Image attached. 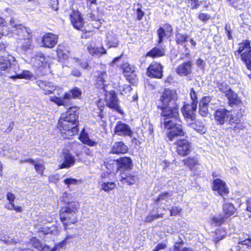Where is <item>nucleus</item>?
<instances>
[{"label": "nucleus", "mask_w": 251, "mask_h": 251, "mask_svg": "<svg viewBox=\"0 0 251 251\" xmlns=\"http://www.w3.org/2000/svg\"><path fill=\"white\" fill-rule=\"evenodd\" d=\"M78 125V113L76 108L72 107L61 115L58 122V127L62 136L69 139L77 133Z\"/></svg>", "instance_id": "nucleus-1"}, {"label": "nucleus", "mask_w": 251, "mask_h": 251, "mask_svg": "<svg viewBox=\"0 0 251 251\" xmlns=\"http://www.w3.org/2000/svg\"><path fill=\"white\" fill-rule=\"evenodd\" d=\"M158 108L161 110L162 117H179L177 95L176 90L165 89L159 98Z\"/></svg>", "instance_id": "nucleus-2"}, {"label": "nucleus", "mask_w": 251, "mask_h": 251, "mask_svg": "<svg viewBox=\"0 0 251 251\" xmlns=\"http://www.w3.org/2000/svg\"><path fill=\"white\" fill-rule=\"evenodd\" d=\"M68 205L62 207L60 210V219L67 229L68 226L74 225L77 222V212L79 203L77 202H70L64 200Z\"/></svg>", "instance_id": "nucleus-3"}, {"label": "nucleus", "mask_w": 251, "mask_h": 251, "mask_svg": "<svg viewBox=\"0 0 251 251\" xmlns=\"http://www.w3.org/2000/svg\"><path fill=\"white\" fill-rule=\"evenodd\" d=\"M235 55L240 56L248 68L251 70V47L249 41L246 40L239 44L238 50L235 52Z\"/></svg>", "instance_id": "nucleus-4"}, {"label": "nucleus", "mask_w": 251, "mask_h": 251, "mask_svg": "<svg viewBox=\"0 0 251 251\" xmlns=\"http://www.w3.org/2000/svg\"><path fill=\"white\" fill-rule=\"evenodd\" d=\"M81 96V91L77 88L75 87L70 92L66 93L64 96L62 97L53 96L50 97V100L51 101L54 102L57 105H65L68 100L72 98L79 99Z\"/></svg>", "instance_id": "nucleus-5"}, {"label": "nucleus", "mask_w": 251, "mask_h": 251, "mask_svg": "<svg viewBox=\"0 0 251 251\" xmlns=\"http://www.w3.org/2000/svg\"><path fill=\"white\" fill-rule=\"evenodd\" d=\"M9 24L12 27V31L19 35L21 40L31 37L30 29L21 24H18L15 19L12 18L10 20Z\"/></svg>", "instance_id": "nucleus-6"}, {"label": "nucleus", "mask_w": 251, "mask_h": 251, "mask_svg": "<svg viewBox=\"0 0 251 251\" xmlns=\"http://www.w3.org/2000/svg\"><path fill=\"white\" fill-rule=\"evenodd\" d=\"M17 62L12 56H8L7 58L0 57V74L6 75L10 78L11 70Z\"/></svg>", "instance_id": "nucleus-7"}, {"label": "nucleus", "mask_w": 251, "mask_h": 251, "mask_svg": "<svg viewBox=\"0 0 251 251\" xmlns=\"http://www.w3.org/2000/svg\"><path fill=\"white\" fill-rule=\"evenodd\" d=\"M197 108L196 102L191 103V104H186L183 105L181 109V112L187 124L196 120L195 112Z\"/></svg>", "instance_id": "nucleus-8"}, {"label": "nucleus", "mask_w": 251, "mask_h": 251, "mask_svg": "<svg viewBox=\"0 0 251 251\" xmlns=\"http://www.w3.org/2000/svg\"><path fill=\"white\" fill-rule=\"evenodd\" d=\"M47 213H46L45 215L40 214L39 215H37L36 217L34 219V221H36L37 224L36 226L37 227L40 229V231L43 232L45 234H47L50 233H52V230L48 227H43L42 226V224H45L47 223L50 222L51 219L50 217H49L48 215H47Z\"/></svg>", "instance_id": "nucleus-9"}, {"label": "nucleus", "mask_w": 251, "mask_h": 251, "mask_svg": "<svg viewBox=\"0 0 251 251\" xmlns=\"http://www.w3.org/2000/svg\"><path fill=\"white\" fill-rule=\"evenodd\" d=\"M11 70V78L28 79L32 77V74L29 71H22L17 62Z\"/></svg>", "instance_id": "nucleus-10"}, {"label": "nucleus", "mask_w": 251, "mask_h": 251, "mask_svg": "<svg viewBox=\"0 0 251 251\" xmlns=\"http://www.w3.org/2000/svg\"><path fill=\"white\" fill-rule=\"evenodd\" d=\"M114 132L115 134L121 136L131 137L133 134L129 126L122 121H118L116 123Z\"/></svg>", "instance_id": "nucleus-11"}, {"label": "nucleus", "mask_w": 251, "mask_h": 251, "mask_svg": "<svg viewBox=\"0 0 251 251\" xmlns=\"http://www.w3.org/2000/svg\"><path fill=\"white\" fill-rule=\"evenodd\" d=\"M177 153L182 156L189 154L191 151L190 143L186 139H181L176 143Z\"/></svg>", "instance_id": "nucleus-12"}, {"label": "nucleus", "mask_w": 251, "mask_h": 251, "mask_svg": "<svg viewBox=\"0 0 251 251\" xmlns=\"http://www.w3.org/2000/svg\"><path fill=\"white\" fill-rule=\"evenodd\" d=\"M36 84L40 87L44 95L53 94L56 89V86L53 82L47 80L38 79L36 81Z\"/></svg>", "instance_id": "nucleus-13"}, {"label": "nucleus", "mask_w": 251, "mask_h": 251, "mask_svg": "<svg viewBox=\"0 0 251 251\" xmlns=\"http://www.w3.org/2000/svg\"><path fill=\"white\" fill-rule=\"evenodd\" d=\"M147 73L149 76L160 78L163 75V67L160 63H152L148 68Z\"/></svg>", "instance_id": "nucleus-14"}, {"label": "nucleus", "mask_w": 251, "mask_h": 251, "mask_svg": "<svg viewBox=\"0 0 251 251\" xmlns=\"http://www.w3.org/2000/svg\"><path fill=\"white\" fill-rule=\"evenodd\" d=\"M110 164L114 165L115 169L118 170L130 169L132 166V160L128 157H121L116 161H113L112 163Z\"/></svg>", "instance_id": "nucleus-15"}, {"label": "nucleus", "mask_w": 251, "mask_h": 251, "mask_svg": "<svg viewBox=\"0 0 251 251\" xmlns=\"http://www.w3.org/2000/svg\"><path fill=\"white\" fill-rule=\"evenodd\" d=\"M58 37L52 33H46L42 37L41 43L45 48H52L57 44Z\"/></svg>", "instance_id": "nucleus-16"}, {"label": "nucleus", "mask_w": 251, "mask_h": 251, "mask_svg": "<svg viewBox=\"0 0 251 251\" xmlns=\"http://www.w3.org/2000/svg\"><path fill=\"white\" fill-rule=\"evenodd\" d=\"M105 95L107 105L111 108L118 110L119 109L118 100L115 92L113 90L109 92L106 91Z\"/></svg>", "instance_id": "nucleus-17"}, {"label": "nucleus", "mask_w": 251, "mask_h": 251, "mask_svg": "<svg viewBox=\"0 0 251 251\" xmlns=\"http://www.w3.org/2000/svg\"><path fill=\"white\" fill-rule=\"evenodd\" d=\"M70 20L74 28L81 30L83 27L84 22L81 14L77 11H73L70 14Z\"/></svg>", "instance_id": "nucleus-18"}, {"label": "nucleus", "mask_w": 251, "mask_h": 251, "mask_svg": "<svg viewBox=\"0 0 251 251\" xmlns=\"http://www.w3.org/2000/svg\"><path fill=\"white\" fill-rule=\"evenodd\" d=\"M137 178L135 173L125 171L121 173L119 180L123 184L131 185L135 183Z\"/></svg>", "instance_id": "nucleus-19"}, {"label": "nucleus", "mask_w": 251, "mask_h": 251, "mask_svg": "<svg viewBox=\"0 0 251 251\" xmlns=\"http://www.w3.org/2000/svg\"><path fill=\"white\" fill-rule=\"evenodd\" d=\"M213 190L223 196L228 193V188L226 183L220 178H217L213 181Z\"/></svg>", "instance_id": "nucleus-20"}, {"label": "nucleus", "mask_w": 251, "mask_h": 251, "mask_svg": "<svg viewBox=\"0 0 251 251\" xmlns=\"http://www.w3.org/2000/svg\"><path fill=\"white\" fill-rule=\"evenodd\" d=\"M212 99L210 97H203L200 102L199 113L202 117H206L208 113V107L213 104Z\"/></svg>", "instance_id": "nucleus-21"}, {"label": "nucleus", "mask_w": 251, "mask_h": 251, "mask_svg": "<svg viewBox=\"0 0 251 251\" xmlns=\"http://www.w3.org/2000/svg\"><path fill=\"white\" fill-rule=\"evenodd\" d=\"M229 116V111L225 108L217 110L214 114L216 121L220 125H223L227 121Z\"/></svg>", "instance_id": "nucleus-22"}, {"label": "nucleus", "mask_w": 251, "mask_h": 251, "mask_svg": "<svg viewBox=\"0 0 251 251\" xmlns=\"http://www.w3.org/2000/svg\"><path fill=\"white\" fill-rule=\"evenodd\" d=\"M185 133L182 125L177 124L167 132V136L169 140L172 141L175 137L184 136Z\"/></svg>", "instance_id": "nucleus-23"}, {"label": "nucleus", "mask_w": 251, "mask_h": 251, "mask_svg": "<svg viewBox=\"0 0 251 251\" xmlns=\"http://www.w3.org/2000/svg\"><path fill=\"white\" fill-rule=\"evenodd\" d=\"M192 64L191 61L179 65L176 69V73L180 76H186L191 72Z\"/></svg>", "instance_id": "nucleus-24"}, {"label": "nucleus", "mask_w": 251, "mask_h": 251, "mask_svg": "<svg viewBox=\"0 0 251 251\" xmlns=\"http://www.w3.org/2000/svg\"><path fill=\"white\" fill-rule=\"evenodd\" d=\"M128 151V147L122 141L116 142L112 145L110 152L113 154H124Z\"/></svg>", "instance_id": "nucleus-25"}, {"label": "nucleus", "mask_w": 251, "mask_h": 251, "mask_svg": "<svg viewBox=\"0 0 251 251\" xmlns=\"http://www.w3.org/2000/svg\"><path fill=\"white\" fill-rule=\"evenodd\" d=\"M32 246L39 251H56L57 250V246H55L50 249V247L44 243H42L40 240L36 238L31 240Z\"/></svg>", "instance_id": "nucleus-26"}, {"label": "nucleus", "mask_w": 251, "mask_h": 251, "mask_svg": "<svg viewBox=\"0 0 251 251\" xmlns=\"http://www.w3.org/2000/svg\"><path fill=\"white\" fill-rule=\"evenodd\" d=\"M236 209L233 205L228 202L224 199V204L223 206V212L224 214L225 217L226 219L235 214Z\"/></svg>", "instance_id": "nucleus-27"}, {"label": "nucleus", "mask_w": 251, "mask_h": 251, "mask_svg": "<svg viewBox=\"0 0 251 251\" xmlns=\"http://www.w3.org/2000/svg\"><path fill=\"white\" fill-rule=\"evenodd\" d=\"M32 62L34 65L39 68L47 63V60L45 55L41 52H37L34 55V58L32 59Z\"/></svg>", "instance_id": "nucleus-28"}, {"label": "nucleus", "mask_w": 251, "mask_h": 251, "mask_svg": "<svg viewBox=\"0 0 251 251\" xmlns=\"http://www.w3.org/2000/svg\"><path fill=\"white\" fill-rule=\"evenodd\" d=\"M122 68L123 70L124 75L130 79L133 78L136 76L134 67L131 66L127 63H125L122 65Z\"/></svg>", "instance_id": "nucleus-29"}, {"label": "nucleus", "mask_w": 251, "mask_h": 251, "mask_svg": "<svg viewBox=\"0 0 251 251\" xmlns=\"http://www.w3.org/2000/svg\"><path fill=\"white\" fill-rule=\"evenodd\" d=\"M187 125L200 134H203L206 132V128L203 124L201 122L196 121L195 120L193 122L188 123Z\"/></svg>", "instance_id": "nucleus-30"}, {"label": "nucleus", "mask_w": 251, "mask_h": 251, "mask_svg": "<svg viewBox=\"0 0 251 251\" xmlns=\"http://www.w3.org/2000/svg\"><path fill=\"white\" fill-rule=\"evenodd\" d=\"M75 157L71 153H67L64 156V162L59 165V168H69L73 166L75 164Z\"/></svg>", "instance_id": "nucleus-31"}, {"label": "nucleus", "mask_w": 251, "mask_h": 251, "mask_svg": "<svg viewBox=\"0 0 251 251\" xmlns=\"http://www.w3.org/2000/svg\"><path fill=\"white\" fill-rule=\"evenodd\" d=\"M163 119H161V124L165 129L167 130H171L173 127H174L176 125H177V124L174 123V122L170 120L171 118H175L177 119V117H162Z\"/></svg>", "instance_id": "nucleus-32"}, {"label": "nucleus", "mask_w": 251, "mask_h": 251, "mask_svg": "<svg viewBox=\"0 0 251 251\" xmlns=\"http://www.w3.org/2000/svg\"><path fill=\"white\" fill-rule=\"evenodd\" d=\"M89 53L93 56H100L102 54H106V51L103 47L101 48H95L90 45L87 47Z\"/></svg>", "instance_id": "nucleus-33"}, {"label": "nucleus", "mask_w": 251, "mask_h": 251, "mask_svg": "<svg viewBox=\"0 0 251 251\" xmlns=\"http://www.w3.org/2000/svg\"><path fill=\"white\" fill-rule=\"evenodd\" d=\"M164 49H159L157 47H154L147 53V55L154 58L162 56L164 55Z\"/></svg>", "instance_id": "nucleus-34"}, {"label": "nucleus", "mask_w": 251, "mask_h": 251, "mask_svg": "<svg viewBox=\"0 0 251 251\" xmlns=\"http://www.w3.org/2000/svg\"><path fill=\"white\" fill-rule=\"evenodd\" d=\"M174 193H168L164 192L162 193L161 195L159 196L157 198V202H163V201H165L166 202H170L174 201L173 199L172 198L174 195Z\"/></svg>", "instance_id": "nucleus-35"}, {"label": "nucleus", "mask_w": 251, "mask_h": 251, "mask_svg": "<svg viewBox=\"0 0 251 251\" xmlns=\"http://www.w3.org/2000/svg\"><path fill=\"white\" fill-rule=\"evenodd\" d=\"M79 140L84 144L90 147H93L97 144L95 141L91 140L88 134L84 132H82L79 136Z\"/></svg>", "instance_id": "nucleus-36"}, {"label": "nucleus", "mask_w": 251, "mask_h": 251, "mask_svg": "<svg viewBox=\"0 0 251 251\" xmlns=\"http://www.w3.org/2000/svg\"><path fill=\"white\" fill-rule=\"evenodd\" d=\"M107 77V74L105 72H99L98 73L97 78V84L99 86H101L104 90H105V85L104 82L105 79Z\"/></svg>", "instance_id": "nucleus-37"}, {"label": "nucleus", "mask_w": 251, "mask_h": 251, "mask_svg": "<svg viewBox=\"0 0 251 251\" xmlns=\"http://www.w3.org/2000/svg\"><path fill=\"white\" fill-rule=\"evenodd\" d=\"M225 216L223 217L221 215L213 216L211 218L210 222L211 225L215 226H220L225 222Z\"/></svg>", "instance_id": "nucleus-38"}, {"label": "nucleus", "mask_w": 251, "mask_h": 251, "mask_svg": "<svg viewBox=\"0 0 251 251\" xmlns=\"http://www.w3.org/2000/svg\"><path fill=\"white\" fill-rule=\"evenodd\" d=\"M226 95L231 103H236L237 102V95L230 89L226 92Z\"/></svg>", "instance_id": "nucleus-39"}, {"label": "nucleus", "mask_w": 251, "mask_h": 251, "mask_svg": "<svg viewBox=\"0 0 251 251\" xmlns=\"http://www.w3.org/2000/svg\"><path fill=\"white\" fill-rule=\"evenodd\" d=\"M233 127H230L228 129L230 130V132L232 133V136L234 137L237 135L239 133L240 130L244 128V126L240 122L238 124L233 125Z\"/></svg>", "instance_id": "nucleus-40"}, {"label": "nucleus", "mask_w": 251, "mask_h": 251, "mask_svg": "<svg viewBox=\"0 0 251 251\" xmlns=\"http://www.w3.org/2000/svg\"><path fill=\"white\" fill-rule=\"evenodd\" d=\"M216 237L214 240L215 243H217L222 239L226 235L225 230L223 228L218 229L215 232Z\"/></svg>", "instance_id": "nucleus-41"}, {"label": "nucleus", "mask_w": 251, "mask_h": 251, "mask_svg": "<svg viewBox=\"0 0 251 251\" xmlns=\"http://www.w3.org/2000/svg\"><path fill=\"white\" fill-rule=\"evenodd\" d=\"M188 36L186 34L183 35L178 33L176 35V41L178 44H182L187 41Z\"/></svg>", "instance_id": "nucleus-42"}, {"label": "nucleus", "mask_w": 251, "mask_h": 251, "mask_svg": "<svg viewBox=\"0 0 251 251\" xmlns=\"http://www.w3.org/2000/svg\"><path fill=\"white\" fill-rule=\"evenodd\" d=\"M184 162L185 164L189 166L190 167H191L198 164L199 160L196 157H189L187 159L184 160Z\"/></svg>", "instance_id": "nucleus-43"}, {"label": "nucleus", "mask_w": 251, "mask_h": 251, "mask_svg": "<svg viewBox=\"0 0 251 251\" xmlns=\"http://www.w3.org/2000/svg\"><path fill=\"white\" fill-rule=\"evenodd\" d=\"M158 36V44H160L163 42V38L167 36V33L165 31V29L163 27H160L157 31Z\"/></svg>", "instance_id": "nucleus-44"}, {"label": "nucleus", "mask_w": 251, "mask_h": 251, "mask_svg": "<svg viewBox=\"0 0 251 251\" xmlns=\"http://www.w3.org/2000/svg\"><path fill=\"white\" fill-rule=\"evenodd\" d=\"M116 186V184L114 182H108L106 183H103L101 184V188L105 192H109L113 189Z\"/></svg>", "instance_id": "nucleus-45"}, {"label": "nucleus", "mask_w": 251, "mask_h": 251, "mask_svg": "<svg viewBox=\"0 0 251 251\" xmlns=\"http://www.w3.org/2000/svg\"><path fill=\"white\" fill-rule=\"evenodd\" d=\"M30 38H25L23 39L24 42L22 43L21 48L24 50H27L29 49L31 46L32 42Z\"/></svg>", "instance_id": "nucleus-46"}, {"label": "nucleus", "mask_w": 251, "mask_h": 251, "mask_svg": "<svg viewBox=\"0 0 251 251\" xmlns=\"http://www.w3.org/2000/svg\"><path fill=\"white\" fill-rule=\"evenodd\" d=\"M75 237V236L74 235H66V236L64 240H63L60 243H59L57 244H56L55 245V246H56V247L57 246V249L58 248H62L66 245L67 242L68 240H69L70 239H73Z\"/></svg>", "instance_id": "nucleus-47"}, {"label": "nucleus", "mask_w": 251, "mask_h": 251, "mask_svg": "<svg viewBox=\"0 0 251 251\" xmlns=\"http://www.w3.org/2000/svg\"><path fill=\"white\" fill-rule=\"evenodd\" d=\"M131 89L130 86L128 85H124L119 87V90L122 95L127 94L131 91Z\"/></svg>", "instance_id": "nucleus-48"}, {"label": "nucleus", "mask_w": 251, "mask_h": 251, "mask_svg": "<svg viewBox=\"0 0 251 251\" xmlns=\"http://www.w3.org/2000/svg\"><path fill=\"white\" fill-rule=\"evenodd\" d=\"M228 118V124L230 126H233V125L238 124V123L240 122V119L236 116L230 115L229 114Z\"/></svg>", "instance_id": "nucleus-49"}, {"label": "nucleus", "mask_w": 251, "mask_h": 251, "mask_svg": "<svg viewBox=\"0 0 251 251\" xmlns=\"http://www.w3.org/2000/svg\"><path fill=\"white\" fill-rule=\"evenodd\" d=\"M35 169L36 172L40 175H42L45 170V167L43 163H34Z\"/></svg>", "instance_id": "nucleus-50"}, {"label": "nucleus", "mask_w": 251, "mask_h": 251, "mask_svg": "<svg viewBox=\"0 0 251 251\" xmlns=\"http://www.w3.org/2000/svg\"><path fill=\"white\" fill-rule=\"evenodd\" d=\"M64 182L68 187H69L71 185H75L77 184L78 182V180L73 178H65L64 180Z\"/></svg>", "instance_id": "nucleus-51"}, {"label": "nucleus", "mask_w": 251, "mask_h": 251, "mask_svg": "<svg viewBox=\"0 0 251 251\" xmlns=\"http://www.w3.org/2000/svg\"><path fill=\"white\" fill-rule=\"evenodd\" d=\"M238 243L243 245H246L248 249H251V238H250L249 236L244 240L240 238Z\"/></svg>", "instance_id": "nucleus-52"}, {"label": "nucleus", "mask_w": 251, "mask_h": 251, "mask_svg": "<svg viewBox=\"0 0 251 251\" xmlns=\"http://www.w3.org/2000/svg\"><path fill=\"white\" fill-rule=\"evenodd\" d=\"M182 210V209L178 206H174L170 209V215L172 216H175L179 214Z\"/></svg>", "instance_id": "nucleus-53"}, {"label": "nucleus", "mask_w": 251, "mask_h": 251, "mask_svg": "<svg viewBox=\"0 0 251 251\" xmlns=\"http://www.w3.org/2000/svg\"><path fill=\"white\" fill-rule=\"evenodd\" d=\"M217 87L221 92L226 93V92L229 89L226 83H218Z\"/></svg>", "instance_id": "nucleus-54"}, {"label": "nucleus", "mask_w": 251, "mask_h": 251, "mask_svg": "<svg viewBox=\"0 0 251 251\" xmlns=\"http://www.w3.org/2000/svg\"><path fill=\"white\" fill-rule=\"evenodd\" d=\"M190 97L191 100H192L191 103H193L196 102V105L197 106L198 104V98H197V94L196 92L194 91L193 88H192L190 90Z\"/></svg>", "instance_id": "nucleus-55"}, {"label": "nucleus", "mask_w": 251, "mask_h": 251, "mask_svg": "<svg viewBox=\"0 0 251 251\" xmlns=\"http://www.w3.org/2000/svg\"><path fill=\"white\" fill-rule=\"evenodd\" d=\"M113 161V160H110L109 162H108L107 163H105V164H106V167L107 169L110 173L114 172L115 171H117L118 170H116L115 169V166H114V165H113V164H108L112 163Z\"/></svg>", "instance_id": "nucleus-56"}, {"label": "nucleus", "mask_w": 251, "mask_h": 251, "mask_svg": "<svg viewBox=\"0 0 251 251\" xmlns=\"http://www.w3.org/2000/svg\"><path fill=\"white\" fill-rule=\"evenodd\" d=\"M246 214L249 217L251 218V199L247 201Z\"/></svg>", "instance_id": "nucleus-57"}, {"label": "nucleus", "mask_w": 251, "mask_h": 251, "mask_svg": "<svg viewBox=\"0 0 251 251\" xmlns=\"http://www.w3.org/2000/svg\"><path fill=\"white\" fill-rule=\"evenodd\" d=\"M199 18L202 21L206 22L210 19V16L207 14L201 13L199 14Z\"/></svg>", "instance_id": "nucleus-58"}, {"label": "nucleus", "mask_w": 251, "mask_h": 251, "mask_svg": "<svg viewBox=\"0 0 251 251\" xmlns=\"http://www.w3.org/2000/svg\"><path fill=\"white\" fill-rule=\"evenodd\" d=\"M7 199L8 200L9 203L12 204L14 203L15 197L14 194L11 192H8L6 195Z\"/></svg>", "instance_id": "nucleus-59"}, {"label": "nucleus", "mask_w": 251, "mask_h": 251, "mask_svg": "<svg viewBox=\"0 0 251 251\" xmlns=\"http://www.w3.org/2000/svg\"><path fill=\"white\" fill-rule=\"evenodd\" d=\"M136 14L137 19L138 20L140 21L142 19L145 13L140 8H138L136 10Z\"/></svg>", "instance_id": "nucleus-60"}, {"label": "nucleus", "mask_w": 251, "mask_h": 251, "mask_svg": "<svg viewBox=\"0 0 251 251\" xmlns=\"http://www.w3.org/2000/svg\"><path fill=\"white\" fill-rule=\"evenodd\" d=\"M50 5L52 10L57 11L58 10V1L57 0H50Z\"/></svg>", "instance_id": "nucleus-61"}, {"label": "nucleus", "mask_w": 251, "mask_h": 251, "mask_svg": "<svg viewBox=\"0 0 251 251\" xmlns=\"http://www.w3.org/2000/svg\"><path fill=\"white\" fill-rule=\"evenodd\" d=\"M0 240L8 244H10L14 242V240L13 238L9 237H8V238H6L5 236L0 238Z\"/></svg>", "instance_id": "nucleus-62"}, {"label": "nucleus", "mask_w": 251, "mask_h": 251, "mask_svg": "<svg viewBox=\"0 0 251 251\" xmlns=\"http://www.w3.org/2000/svg\"><path fill=\"white\" fill-rule=\"evenodd\" d=\"M167 245L165 243H160L157 244L156 248L154 249L156 251H159L160 250L166 248Z\"/></svg>", "instance_id": "nucleus-63"}, {"label": "nucleus", "mask_w": 251, "mask_h": 251, "mask_svg": "<svg viewBox=\"0 0 251 251\" xmlns=\"http://www.w3.org/2000/svg\"><path fill=\"white\" fill-rule=\"evenodd\" d=\"M88 19L91 21H100V19H98L93 13H90L88 15Z\"/></svg>", "instance_id": "nucleus-64"}]
</instances>
